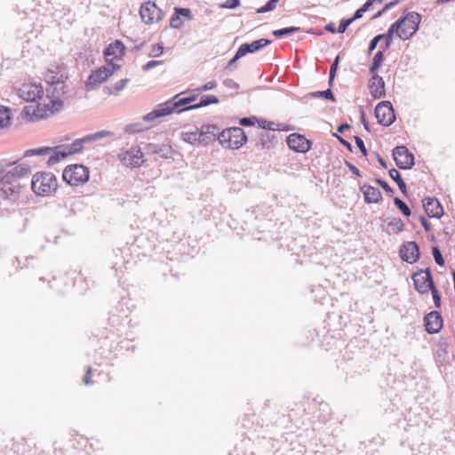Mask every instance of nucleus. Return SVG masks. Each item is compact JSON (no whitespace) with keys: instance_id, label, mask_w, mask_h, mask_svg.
<instances>
[{"instance_id":"c85d7f7f","label":"nucleus","mask_w":455,"mask_h":455,"mask_svg":"<svg viewBox=\"0 0 455 455\" xmlns=\"http://www.w3.org/2000/svg\"><path fill=\"white\" fill-rule=\"evenodd\" d=\"M385 52L386 51L380 48L376 52L372 58L371 63L369 67L370 75L378 74L379 68H381L385 60Z\"/></svg>"},{"instance_id":"5fc2aeb1","label":"nucleus","mask_w":455,"mask_h":455,"mask_svg":"<svg viewBox=\"0 0 455 455\" xmlns=\"http://www.w3.org/2000/svg\"><path fill=\"white\" fill-rule=\"evenodd\" d=\"M432 254H433L435 263L438 266L442 267L444 265V263H445L444 259L442 255L440 249L437 246L432 247Z\"/></svg>"},{"instance_id":"412c9836","label":"nucleus","mask_w":455,"mask_h":455,"mask_svg":"<svg viewBox=\"0 0 455 455\" xmlns=\"http://www.w3.org/2000/svg\"><path fill=\"white\" fill-rule=\"evenodd\" d=\"M254 141V146L258 150H269L276 145L277 138L269 132H261L255 138Z\"/></svg>"},{"instance_id":"3c124183","label":"nucleus","mask_w":455,"mask_h":455,"mask_svg":"<svg viewBox=\"0 0 455 455\" xmlns=\"http://www.w3.org/2000/svg\"><path fill=\"white\" fill-rule=\"evenodd\" d=\"M340 132H331V136L336 138L337 140L342 145L344 146L349 152H354V147L352 146V144L347 140L346 139H344V135H339Z\"/></svg>"},{"instance_id":"bb28decb","label":"nucleus","mask_w":455,"mask_h":455,"mask_svg":"<svg viewBox=\"0 0 455 455\" xmlns=\"http://www.w3.org/2000/svg\"><path fill=\"white\" fill-rule=\"evenodd\" d=\"M231 149H238L243 147L248 140L247 135L241 127H231Z\"/></svg>"},{"instance_id":"8fccbe9b","label":"nucleus","mask_w":455,"mask_h":455,"mask_svg":"<svg viewBox=\"0 0 455 455\" xmlns=\"http://www.w3.org/2000/svg\"><path fill=\"white\" fill-rule=\"evenodd\" d=\"M145 128L142 126L140 123L130 124L124 126V131L128 134H135L140 132Z\"/></svg>"},{"instance_id":"e2e57ef3","label":"nucleus","mask_w":455,"mask_h":455,"mask_svg":"<svg viewBox=\"0 0 455 455\" xmlns=\"http://www.w3.org/2000/svg\"><path fill=\"white\" fill-rule=\"evenodd\" d=\"M354 140H355V145L356 147L359 148V150L361 151V153L363 155V156H367L368 155V150L364 145V142L363 140H362L361 137L357 136V135H355L354 136Z\"/></svg>"},{"instance_id":"680f3d73","label":"nucleus","mask_w":455,"mask_h":455,"mask_svg":"<svg viewBox=\"0 0 455 455\" xmlns=\"http://www.w3.org/2000/svg\"><path fill=\"white\" fill-rule=\"evenodd\" d=\"M216 86H217L216 82L212 80V81H209V82L205 83L202 86H199V87L194 89V92H203L210 91V90L215 88Z\"/></svg>"},{"instance_id":"a18cd8bd","label":"nucleus","mask_w":455,"mask_h":455,"mask_svg":"<svg viewBox=\"0 0 455 455\" xmlns=\"http://www.w3.org/2000/svg\"><path fill=\"white\" fill-rule=\"evenodd\" d=\"M183 20H181V16H180L176 7L173 9V13L170 19V27L172 28H180L183 26Z\"/></svg>"},{"instance_id":"09e8293b","label":"nucleus","mask_w":455,"mask_h":455,"mask_svg":"<svg viewBox=\"0 0 455 455\" xmlns=\"http://www.w3.org/2000/svg\"><path fill=\"white\" fill-rule=\"evenodd\" d=\"M380 35L384 37H382L383 43L380 44L379 48L387 52L391 47L395 36L387 32Z\"/></svg>"},{"instance_id":"a19ab883","label":"nucleus","mask_w":455,"mask_h":455,"mask_svg":"<svg viewBox=\"0 0 455 455\" xmlns=\"http://www.w3.org/2000/svg\"><path fill=\"white\" fill-rule=\"evenodd\" d=\"M310 96L312 98H323L325 100H328L331 102H336V97L332 91L328 88L324 91H316L310 93Z\"/></svg>"},{"instance_id":"9b49d317","label":"nucleus","mask_w":455,"mask_h":455,"mask_svg":"<svg viewBox=\"0 0 455 455\" xmlns=\"http://www.w3.org/2000/svg\"><path fill=\"white\" fill-rule=\"evenodd\" d=\"M126 46L119 40L116 39L114 42L108 44L103 51V57L107 65H113L114 60H122L125 54Z\"/></svg>"},{"instance_id":"de8ad7c7","label":"nucleus","mask_w":455,"mask_h":455,"mask_svg":"<svg viewBox=\"0 0 455 455\" xmlns=\"http://www.w3.org/2000/svg\"><path fill=\"white\" fill-rule=\"evenodd\" d=\"M258 126L266 131H275L276 123L258 117Z\"/></svg>"},{"instance_id":"f704fd0d","label":"nucleus","mask_w":455,"mask_h":455,"mask_svg":"<svg viewBox=\"0 0 455 455\" xmlns=\"http://www.w3.org/2000/svg\"><path fill=\"white\" fill-rule=\"evenodd\" d=\"M403 228V221L400 218H393L387 223L386 231L387 233H400Z\"/></svg>"},{"instance_id":"5701e85b","label":"nucleus","mask_w":455,"mask_h":455,"mask_svg":"<svg viewBox=\"0 0 455 455\" xmlns=\"http://www.w3.org/2000/svg\"><path fill=\"white\" fill-rule=\"evenodd\" d=\"M271 44L272 40L267 38H260L254 40L251 43L242 44L237 50L240 52V54H242L244 57L248 53L257 52L260 51L262 48L268 46Z\"/></svg>"},{"instance_id":"c756f323","label":"nucleus","mask_w":455,"mask_h":455,"mask_svg":"<svg viewBox=\"0 0 455 455\" xmlns=\"http://www.w3.org/2000/svg\"><path fill=\"white\" fill-rule=\"evenodd\" d=\"M389 177L397 184L400 191L403 193L404 196H408L407 186L404 180H403L401 173L395 168H391L388 171Z\"/></svg>"},{"instance_id":"39448f33","label":"nucleus","mask_w":455,"mask_h":455,"mask_svg":"<svg viewBox=\"0 0 455 455\" xmlns=\"http://www.w3.org/2000/svg\"><path fill=\"white\" fill-rule=\"evenodd\" d=\"M121 68L120 64L104 65L92 70L84 83L86 92H91L105 83L115 72Z\"/></svg>"},{"instance_id":"864d4df0","label":"nucleus","mask_w":455,"mask_h":455,"mask_svg":"<svg viewBox=\"0 0 455 455\" xmlns=\"http://www.w3.org/2000/svg\"><path fill=\"white\" fill-rule=\"evenodd\" d=\"M429 291H431L432 298L434 300L435 307L439 308L442 305V297L441 294L436 287V285H434Z\"/></svg>"},{"instance_id":"bf43d9fd","label":"nucleus","mask_w":455,"mask_h":455,"mask_svg":"<svg viewBox=\"0 0 455 455\" xmlns=\"http://www.w3.org/2000/svg\"><path fill=\"white\" fill-rule=\"evenodd\" d=\"M241 4V0H227L220 4V7L222 9H229L234 10L239 7Z\"/></svg>"},{"instance_id":"2f4dec72","label":"nucleus","mask_w":455,"mask_h":455,"mask_svg":"<svg viewBox=\"0 0 455 455\" xmlns=\"http://www.w3.org/2000/svg\"><path fill=\"white\" fill-rule=\"evenodd\" d=\"M219 102H220V100L217 96L212 95V94H206V95H203L197 103L190 105L188 108L198 109L200 108L207 107L211 104H218Z\"/></svg>"},{"instance_id":"473e14b6","label":"nucleus","mask_w":455,"mask_h":455,"mask_svg":"<svg viewBox=\"0 0 455 455\" xmlns=\"http://www.w3.org/2000/svg\"><path fill=\"white\" fill-rule=\"evenodd\" d=\"M299 31H302V28L300 27L291 26L273 30L272 35L275 38L281 39Z\"/></svg>"},{"instance_id":"f3484780","label":"nucleus","mask_w":455,"mask_h":455,"mask_svg":"<svg viewBox=\"0 0 455 455\" xmlns=\"http://www.w3.org/2000/svg\"><path fill=\"white\" fill-rule=\"evenodd\" d=\"M425 330L428 334L438 333L443 326V319L440 312L430 311L424 316Z\"/></svg>"},{"instance_id":"4be33fe9","label":"nucleus","mask_w":455,"mask_h":455,"mask_svg":"<svg viewBox=\"0 0 455 455\" xmlns=\"http://www.w3.org/2000/svg\"><path fill=\"white\" fill-rule=\"evenodd\" d=\"M68 74L65 72L63 66H57L55 69L48 68L45 76V81L47 84H57V86L65 85V81L68 79Z\"/></svg>"},{"instance_id":"b1692460","label":"nucleus","mask_w":455,"mask_h":455,"mask_svg":"<svg viewBox=\"0 0 455 455\" xmlns=\"http://www.w3.org/2000/svg\"><path fill=\"white\" fill-rule=\"evenodd\" d=\"M360 191L363 193L366 204H378L383 199L380 190L369 184L361 186Z\"/></svg>"},{"instance_id":"0e129e2a","label":"nucleus","mask_w":455,"mask_h":455,"mask_svg":"<svg viewBox=\"0 0 455 455\" xmlns=\"http://www.w3.org/2000/svg\"><path fill=\"white\" fill-rule=\"evenodd\" d=\"M369 11L364 4H363L360 8H358L354 14L350 17V19L354 21L361 19L364 12Z\"/></svg>"},{"instance_id":"20e7f679","label":"nucleus","mask_w":455,"mask_h":455,"mask_svg":"<svg viewBox=\"0 0 455 455\" xmlns=\"http://www.w3.org/2000/svg\"><path fill=\"white\" fill-rule=\"evenodd\" d=\"M58 188L56 176L52 172H38L33 175L31 189L38 196H50Z\"/></svg>"},{"instance_id":"37998d69","label":"nucleus","mask_w":455,"mask_h":455,"mask_svg":"<svg viewBox=\"0 0 455 455\" xmlns=\"http://www.w3.org/2000/svg\"><path fill=\"white\" fill-rule=\"evenodd\" d=\"M113 135V132H108V131H99V132H96L92 134H88L85 136V140H87L88 143L90 142H92V141H95V140H101L103 138H106V137H110Z\"/></svg>"},{"instance_id":"774afa93","label":"nucleus","mask_w":455,"mask_h":455,"mask_svg":"<svg viewBox=\"0 0 455 455\" xmlns=\"http://www.w3.org/2000/svg\"><path fill=\"white\" fill-rule=\"evenodd\" d=\"M164 46L161 44H155L152 45V55L158 57L161 56L164 52Z\"/></svg>"},{"instance_id":"2eb2a0df","label":"nucleus","mask_w":455,"mask_h":455,"mask_svg":"<svg viewBox=\"0 0 455 455\" xmlns=\"http://www.w3.org/2000/svg\"><path fill=\"white\" fill-rule=\"evenodd\" d=\"M399 255L407 263H416L420 258L419 246L414 241L405 242L400 247Z\"/></svg>"},{"instance_id":"338daca9","label":"nucleus","mask_w":455,"mask_h":455,"mask_svg":"<svg viewBox=\"0 0 455 455\" xmlns=\"http://www.w3.org/2000/svg\"><path fill=\"white\" fill-rule=\"evenodd\" d=\"M344 164L353 174H355L358 177L362 176L361 171L355 165H354L351 162H349L348 160H344Z\"/></svg>"},{"instance_id":"79ce46f5","label":"nucleus","mask_w":455,"mask_h":455,"mask_svg":"<svg viewBox=\"0 0 455 455\" xmlns=\"http://www.w3.org/2000/svg\"><path fill=\"white\" fill-rule=\"evenodd\" d=\"M279 2H280V0H268L267 2H266V4L264 5H262L259 8H257L255 10V13L262 14V13L272 12L275 9V7Z\"/></svg>"},{"instance_id":"6ab92c4d","label":"nucleus","mask_w":455,"mask_h":455,"mask_svg":"<svg viewBox=\"0 0 455 455\" xmlns=\"http://www.w3.org/2000/svg\"><path fill=\"white\" fill-rule=\"evenodd\" d=\"M370 94L373 100L385 98L386 84L384 79L379 74L371 75L369 80Z\"/></svg>"},{"instance_id":"4468645a","label":"nucleus","mask_w":455,"mask_h":455,"mask_svg":"<svg viewBox=\"0 0 455 455\" xmlns=\"http://www.w3.org/2000/svg\"><path fill=\"white\" fill-rule=\"evenodd\" d=\"M19 96L27 102H36L44 95V88L41 84H23L18 92Z\"/></svg>"},{"instance_id":"7c9ffc66","label":"nucleus","mask_w":455,"mask_h":455,"mask_svg":"<svg viewBox=\"0 0 455 455\" xmlns=\"http://www.w3.org/2000/svg\"><path fill=\"white\" fill-rule=\"evenodd\" d=\"M88 143L87 140H85V136L80 139L75 140L70 145H62L63 148H66V152L68 156H71L74 154H77L82 152L84 148V144Z\"/></svg>"},{"instance_id":"423d86ee","label":"nucleus","mask_w":455,"mask_h":455,"mask_svg":"<svg viewBox=\"0 0 455 455\" xmlns=\"http://www.w3.org/2000/svg\"><path fill=\"white\" fill-rule=\"evenodd\" d=\"M89 168L82 164H69L62 172V180L70 186H79L89 180Z\"/></svg>"},{"instance_id":"052dcab7","label":"nucleus","mask_w":455,"mask_h":455,"mask_svg":"<svg viewBox=\"0 0 455 455\" xmlns=\"http://www.w3.org/2000/svg\"><path fill=\"white\" fill-rule=\"evenodd\" d=\"M176 9L180 14V16L186 18L188 20H193V13L191 9L188 7H180L176 6Z\"/></svg>"},{"instance_id":"6e6d98bb","label":"nucleus","mask_w":455,"mask_h":455,"mask_svg":"<svg viewBox=\"0 0 455 455\" xmlns=\"http://www.w3.org/2000/svg\"><path fill=\"white\" fill-rule=\"evenodd\" d=\"M258 123V117L255 116H244L240 118L239 124L244 127L253 126Z\"/></svg>"},{"instance_id":"cd10ccee","label":"nucleus","mask_w":455,"mask_h":455,"mask_svg":"<svg viewBox=\"0 0 455 455\" xmlns=\"http://www.w3.org/2000/svg\"><path fill=\"white\" fill-rule=\"evenodd\" d=\"M52 150L49 154L50 156L47 160V165L49 166L54 165L68 156L66 152V148H63L62 145L52 147Z\"/></svg>"},{"instance_id":"69168bd1","label":"nucleus","mask_w":455,"mask_h":455,"mask_svg":"<svg viewBox=\"0 0 455 455\" xmlns=\"http://www.w3.org/2000/svg\"><path fill=\"white\" fill-rule=\"evenodd\" d=\"M162 63H163V60H149L145 65H143L142 70L144 72H148Z\"/></svg>"},{"instance_id":"6e6552de","label":"nucleus","mask_w":455,"mask_h":455,"mask_svg":"<svg viewBox=\"0 0 455 455\" xmlns=\"http://www.w3.org/2000/svg\"><path fill=\"white\" fill-rule=\"evenodd\" d=\"M411 279L413 281L414 289L420 294H426L429 290L435 285L433 278L431 269L419 268L412 273Z\"/></svg>"},{"instance_id":"9d476101","label":"nucleus","mask_w":455,"mask_h":455,"mask_svg":"<svg viewBox=\"0 0 455 455\" xmlns=\"http://www.w3.org/2000/svg\"><path fill=\"white\" fill-rule=\"evenodd\" d=\"M392 156L396 166L401 170H411L415 164L413 154L404 145L395 147Z\"/></svg>"},{"instance_id":"4c0bfd02","label":"nucleus","mask_w":455,"mask_h":455,"mask_svg":"<svg viewBox=\"0 0 455 455\" xmlns=\"http://www.w3.org/2000/svg\"><path fill=\"white\" fill-rule=\"evenodd\" d=\"M52 147H48V146L39 147L36 148H30V149H27L24 152V156L30 157V156H46V155H49L52 152Z\"/></svg>"},{"instance_id":"7ed1b4c3","label":"nucleus","mask_w":455,"mask_h":455,"mask_svg":"<svg viewBox=\"0 0 455 455\" xmlns=\"http://www.w3.org/2000/svg\"><path fill=\"white\" fill-rule=\"evenodd\" d=\"M25 186L20 180H0V203L8 212H15V209L10 210L7 206L17 204L23 198Z\"/></svg>"},{"instance_id":"4d7b16f0","label":"nucleus","mask_w":455,"mask_h":455,"mask_svg":"<svg viewBox=\"0 0 455 455\" xmlns=\"http://www.w3.org/2000/svg\"><path fill=\"white\" fill-rule=\"evenodd\" d=\"M129 82H130L129 78H123V79L119 80L118 82H116V84H114L112 86L114 89L113 92L115 93V95H117L120 92H122Z\"/></svg>"},{"instance_id":"49530a36","label":"nucleus","mask_w":455,"mask_h":455,"mask_svg":"<svg viewBox=\"0 0 455 455\" xmlns=\"http://www.w3.org/2000/svg\"><path fill=\"white\" fill-rule=\"evenodd\" d=\"M373 181L378 184L380 188H383V190L389 196H393L395 193V189L390 187V185L383 179L381 178H374Z\"/></svg>"},{"instance_id":"c03bdc74","label":"nucleus","mask_w":455,"mask_h":455,"mask_svg":"<svg viewBox=\"0 0 455 455\" xmlns=\"http://www.w3.org/2000/svg\"><path fill=\"white\" fill-rule=\"evenodd\" d=\"M395 205L400 210V212L405 217H409L411 214L410 207L398 196L394 198Z\"/></svg>"},{"instance_id":"f257e3e1","label":"nucleus","mask_w":455,"mask_h":455,"mask_svg":"<svg viewBox=\"0 0 455 455\" xmlns=\"http://www.w3.org/2000/svg\"><path fill=\"white\" fill-rule=\"evenodd\" d=\"M186 92L178 93L167 101L157 105L155 109L143 116V121L152 122L172 113L180 114L185 111L193 110L194 108H188L191 104L189 103L188 97L182 96Z\"/></svg>"},{"instance_id":"a878e982","label":"nucleus","mask_w":455,"mask_h":455,"mask_svg":"<svg viewBox=\"0 0 455 455\" xmlns=\"http://www.w3.org/2000/svg\"><path fill=\"white\" fill-rule=\"evenodd\" d=\"M147 154L159 155L160 157L168 159L172 155V148L167 144L148 143L145 146Z\"/></svg>"},{"instance_id":"0eeeda50","label":"nucleus","mask_w":455,"mask_h":455,"mask_svg":"<svg viewBox=\"0 0 455 455\" xmlns=\"http://www.w3.org/2000/svg\"><path fill=\"white\" fill-rule=\"evenodd\" d=\"M0 169H3L0 172V180H19L20 178L28 177L31 169L30 166L24 163H9L6 164V168L0 164Z\"/></svg>"},{"instance_id":"13d9d810","label":"nucleus","mask_w":455,"mask_h":455,"mask_svg":"<svg viewBox=\"0 0 455 455\" xmlns=\"http://www.w3.org/2000/svg\"><path fill=\"white\" fill-rule=\"evenodd\" d=\"M353 23V20L349 18H343L339 20V27L337 28L338 33L343 34L346 32L347 28Z\"/></svg>"},{"instance_id":"f8f14e48","label":"nucleus","mask_w":455,"mask_h":455,"mask_svg":"<svg viewBox=\"0 0 455 455\" xmlns=\"http://www.w3.org/2000/svg\"><path fill=\"white\" fill-rule=\"evenodd\" d=\"M286 144L289 148L297 153L305 154L312 148L313 142L304 135L293 132L286 137Z\"/></svg>"},{"instance_id":"ea45409f","label":"nucleus","mask_w":455,"mask_h":455,"mask_svg":"<svg viewBox=\"0 0 455 455\" xmlns=\"http://www.w3.org/2000/svg\"><path fill=\"white\" fill-rule=\"evenodd\" d=\"M50 100L49 104L47 105L48 112H50L51 115H54L58 112H60L63 108V101L60 98H48Z\"/></svg>"},{"instance_id":"aec40b11","label":"nucleus","mask_w":455,"mask_h":455,"mask_svg":"<svg viewBox=\"0 0 455 455\" xmlns=\"http://www.w3.org/2000/svg\"><path fill=\"white\" fill-rule=\"evenodd\" d=\"M422 205L429 218L440 219L444 213L442 204L435 197L424 198Z\"/></svg>"},{"instance_id":"58836bf2","label":"nucleus","mask_w":455,"mask_h":455,"mask_svg":"<svg viewBox=\"0 0 455 455\" xmlns=\"http://www.w3.org/2000/svg\"><path fill=\"white\" fill-rule=\"evenodd\" d=\"M199 128H196L193 132H187L182 133V139L185 142L191 145L202 144L201 138H199Z\"/></svg>"},{"instance_id":"f03ea898","label":"nucleus","mask_w":455,"mask_h":455,"mask_svg":"<svg viewBox=\"0 0 455 455\" xmlns=\"http://www.w3.org/2000/svg\"><path fill=\"white\" fill-rule=\"evenodd\" d=\"M422 20L421 14L417 12H409L404 16H401L392 23L387 30V33L396 36L402 40L411 38L419 30Z\"/></svg>"},{"instance_id":"603ef678","label":"nucleus","mask_w":455,"mask_h":455,"mask_svg":"<svg viewBox=\"0 0 455 455\" xmlns=\"http://www.w3.org/2000/svg\"><path fill=\"white\" fill-rule=\"evenodd\" d=\"M382 37L383 36H381L380 34H378L372 39H371L368 44L367 55H371L372 53V52L377 48L379 42L382 41Z\"/></svg>"},{"instance_id":"393cba45","label":"nucleus","mask_w":455,"mask_h":455,"mask_svg":"<svg viewBox=\"0 0 455 455\" xmlns=\"http://www.w3.org/2000/svg\"><path fill=\"white\" fill-rule=\"evenodd\" d=\"M220 128L216 124H204L199 129V138H201L202 145H208L216 140L217 132Z\"/></svg>"},{"instance_id":"72a5a7b5","label":"nucleus","mask_w":455,"mask_h":455,"mask_svg":"<svg viewBox=\"0 0 455 455\" xmlns=\"http://www.w3.org/2000/svg\"><path fill=\"white\" fill-rule=\"evenodd\" d=\"M216 140H218L219 143L227 148H229L232 144H230L231 139V127L226 128L222 130L220 132H217Z\"/></svg>"},{"instance_id":"1a4fd4ad","label":"nucleus","mask_w":455,"mask_h":455,"mask_svg":"<svg viewBox=\"0 0 455 455\" xmlns=\"http://www.w3.org/2000/svg\"><path fill=\"white\" fill-rule=\"evenodd\" d=\"M374 116L378 123L386 127L392 125L396 119L395 110L388 100L380 101L376 105Z\"/></svg>"},{"instance_id":"dca6fc26","label":"nucleus","mask_w":455,"mask_h":455,"mask_svg":"<svg viewBox=\"0 0 455 455\" xmlns=\"http://www.w3.org/2000/svg\"><path fill=\"white\" fill-rule=\"evenodd\" d=\"M121 163L130 168L140 167L143 164V152L140 148H131L120 155Z\"/></svg>"},{"instance_id":"e433bc0d","label":"nucleus","mask_w":455,"mask_h":455,"mask_svg":"<svg viewBox=\"0 0 455 455\" xmlns=\"http://www.w3.org/2000/svg\"><path fill=\"white\" fill-rule=\"evenodd\" d=\"M65 85L57 86V84H48L46 88L47 98H61L65 94Z\"/></svg>"},{"instance_id":"ddd939ff","label":"nucleus","mask_w":455,"mask_h":455,"mask_svg":"<svg viewBox=\"0 0 455 455\" xmlns=\"http://www.w3.org/2000/svg\"><path fill=\"white\" fill-rule=\"evenodd\" d=\"M140 14L142 21L146 24H152L154 21H159L163 18V11L156 3L148 1L141 4Z\"/></svg>"},{"instance_id":"a211bd4d","label":"nucleus","mask_w":455,"mask_h":455,"mask_svg":"<svg viewBox=\"0 0 455 455\" xmlns=\"http://www.w3.org/2000/svg\"><path fill=\"white\" fill-rule=\"evenodd\" d=\"M21 116L29 122L37 121L49 116L47 105L40 104L25 106L21 111Z\"/></svg>"},{"instance_id":"c9c22d12","label":"nucleus","mask_w":455,"mask_h":455,"mask_svg":"<svg viewBox=\"0 0 455 455\" xmlns=\"http://www.w3.org/2000/svg\"><path fill=\"white\" fill-rule=\"evenodd\" d=\"M12 112L11 108L3 105H0V128H4L11 124Z\"/></svg>"}]
</instances>
